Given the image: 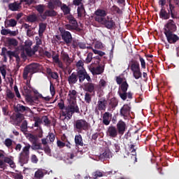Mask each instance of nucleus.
Segmentation results:
<instances>
[{
  "label": "nucleus",
  "instance_id": "1",
  "mask_svg": "<svg viewBox=\"0 0 179 179\" xmlns=\"http://www.w3.org/2000/svg\"><path fill=\"white\" fill-rule=\"evenodd\" d=\"M115 80L117 85H120V90L117 92V94L120 96V99L123 100V101H125L127 99H128V100H132V99H134V93L131 91L128 92L129 85L127 82V80L124 81V78L119 76H116Z\"/></svg>",
  "mask_w": 179,
  "mask_h": 179
},
{
  "label": "nucleus",
  "instance_id": "2",
  "mask_svg": "<svg viewBox=\"0 0 179 179\" xmlns=\"http://www.w3.org/2000/svg\"><path fill=\"white\" fill-rule=\"evenodd\" d=\"M169 8L166 10L165 8H163L159 11V17L164 20L170 19V16L172 19H178L177 17V12L176 11V6L171 3V1L169 2Z\"/></svg>",
  "mask_w": 179,
  "mask_h": 179
},
{
  "label": "nucleus",
  "instance_id": "3",
  "mask_svg": "<svg viewBox=\"0 0 179 179\" xmlns=\"http://www.w3.org/2000/svg\"><path fill=\"white\" fill-rule=\"evenodd\" d=\"M75 113L77 114L80 113L79 106H78L76 101H70L69 104L62 111V115L65 118H68V120H71Z\"/></svg>",
  "mask_w": 179,
  "mask_h": 179
},
{
  "label": "nucleus",
  "instance_id": "4",
  "mask_svg": "<svg viewBox=\"0 0 179 179\" xmlns=\"http://www.w3.org/2000/svg\"><path fill=\"white\" fill-rule=\"evenodd\" d=\"M74 130L78 134H82L83 131L85 132L90 129V124L85 119L77 120L73 124Z\"/></svg>",
  "mask_w": 179,
  "mask_h": 179
},
{
  "label": "nucleus",
  "instance_id": "5",
  "mask_svg": "<svg viewBox=\"0 0 179 179\" xmlns=\"http://www.w3.org/2000/svg\"><path fill=\"white\" fill-rule=\"evenodd\" d=\"M40 64L37 63H32L31 64L26 66L23 71V79H24V80H27V78H29V73L33 75V73L38 72Z\"/></svg>",
  "mask_w": 179,
  "mask_h": 179
},
{
  "label": "nucleus",
  "instance_id": "6",
  "mask_svg": "<svg viewBox=\"0 0 179 179\" xmlns=\"http://www.w3.org/2000/svg\"><path fill=\"white\" fill-rule=\"evenodd\" d=\"M30 148H31V145H30V144H27L26 146L22 148V151L20 153L19 162L21 164H27L29 162Z\"/></svg>",
  "mask_w": 179,
  "mask_h": 179
},
{
  "label": "nucleus",
  "instance_id": "7",
  "mask_svg": "<svg viewBox=\"0 0 179 179\" xmlns=\"http://www.w3.org/2000/svg\"><path fill=\"white\" fill-rule=\"evenodd\" d=\"M76 73L80 83H83L85 79H86L87 82H92V78H90V76H89L85 69H78Z\"/></svg>",
  "mask_w": 179,
  "mask_h": 179
},
{
  "label": "nucleus",
  "instance_id": "8",
  "mask_svg": "<svg viewBox=\"0 0 179 179\" xmlns=\"http://www.w3.org/2000/svg\"><path fill=\"white\" fill-rule=\"evenodd\" d=\"M59 30L60 31V36L63 41H64L65 44H66L67 45H70L73 40L72 34H71V32L65 30V29L62 27H59Z\"/></svg>",
  "mask_w": 179,
  "mask_h": 179
},
{
  "label": "nucleus",
  "instance_id": "9",
  "mask_svg": "<svg viewBox=\"0 0 179 179\" xmlns=\"http://www.w3.org/2000/svg\"><path fill=\"white\" fill-rule=\"evenodd\" d=\"M174 31H177V25L176 24V22L173 20H169L164 25V34H169L170 33H174Z\"/></svg>",
  "mask_w": 179,
  "mask_h": 179
},
{
  "label": "nucleus",
  "instance_id": "10",
  "mask_svg": "<svg viewBox=\"0 0 179 179\" xmlns=\"http://www.w3.org/2000/svg\"><path fill=\"white\" fill-rule=\"evenodd\" d=\"M16 51L8 50L6 48H2L1 52L0 55L3 57V62H8V57L10 59H12L13 57L15 55Z\"/></svg>",
  "mask_w": 179,
  "mask_h": 179
},
{
  "label": "nucleus",
  "instance_id": "11",
  "mask_svg": "<svg viewBox=\"0 0 179 179\" xmlns=\"http://www.w3.org/2000/svg\"><path fill=\"white\" fill-rule=\"evenodd\" d=\"M56 16H58V12L55 10L48 8L41 15V17L43 20H47V17H55Z\"/></svg>",
  "mask_w": 179,
  "mask_h": 179
},
{
  "label": "nucleus",
  "instance_id": "12",
  "mask_svg": "<svg viewBox=\"0 0 179 179\" xmlns=\"http://www.w3.org/2000/svg\"><path fill=\"white\" fill-rule=\"evenodd\" d=\"M121 117L124 118H128L131 115V106L128 104H124L120 110Z\"/></svg>",
  "mask_w": 179,
  "mask_h": 179
},
{
  "label": "nucleus",
  "instance_id": "13",
  "mask_svg": "<svg viewBox=\"0 0 179 179\" xmlns=\"http://www.w3.org/2000/svg\"><path fill=\"white\" fill-rule=\"evenodd\" d=\"M127 123L122 120H120L117 124H116V129H117V131L119 132V135L122 136L124 134H125V131H127Z\"/></svg>",
  "mask_w": 179,
  "mask_h": 179
},
{
  "label": "nucleus",
  "instance_id": "14",
  "mask_svg": "<svg viewBox=\"0 0 179 179\" xmlns=\"http://www.w3.org/2000/svg\"><path fill=\"white\" fill-rule=\"evenodd\" d=\"M106 134L110 138H117V136L120 135V133L117 127H115V126H109L106 131Z\"/></svg>",
  "mask_w": 179,
  "mask_h": 179
},
{
  "label": "nucleus",
  "instance_id": "15",
  "mask_svg": "<svg viewBox=\"0 0 179 179\" xmlns=\"http://www.w3.org/2000/svg\"><path fill=\"white\" fill-rule=\"evenodd\" d=\"M84 90L87 93H91L95 94L96 93V84L91 82H88L84 85Z\"/></svg>",
  "mask_w": 179,
  "mask_h": 179
},
{
  "label": "nucleus",
  "instance_id": "16",
  "mask_svg": "<svg viewBox=\"0 0 179 179\" xmlns=\"http://www.w3.org/2000/svg\"><path fill=\"white\" fill-rule=\"evenodd\" d=\"M111 171L104 172L100 170H96L92 173V177L89 176V178L97 179L101 177H106L108 174H111Z\"/></svg>",
  "mask_w": 179,
  "mask_h": 179
},
{
  "label": "nucleus",
  "instance_id": "17",
  "mask_svg": "<svg viewBox=\"0 0 179 179\" xmlns=\"http://www.w3.org/2000/svg\"><path fill=\"white\" fill-rule=\"evenodd\" d=\"M128 68H130L131 72H134L135 71H139L141 69V65L139 64V62H138V60L131 59L129 61Z\"/></svg>",
  "mask_w": 179,
  "mask_h": 179
},
{
  "label": "nucleus",
  "instance_id": "18",
  "mask_svg": "<svg viewBox=\"0 0 179 179\" xmlns=\"http://www.w3.org/2000/svg\"><path fill=\"white\" fill-rule=\"evenodd\" d=\"M169 33V34H165V36L166 37V40L169 44H176V41H178L179 37L177 36V34Z\"/></svg>",
  "mask_w": 179,
  "mask_h": 179
},
{
  "label": "nucleus",
  "instance_id": "19",
  "mask_svg": "<svg viewBox=\"0 0 179 179\" xmlns=\"http://www.w3.org/2000/svg\"><path fill=\"white\" fill-rule=\"evenodd\" d=\"M103 25L108 30H111L115 27V22L113 18H109L108 17V19L105 18Z\"/></svg>",
  "mask_w": 179,
  "mask_h": 179
},
{
  "label": "nucleus",
  "instance_id": "20",
  "mask_svg": "<svg viewBox=\"0 0 179 179\" xmlns=\"http://www.w3.org/2000/svg\"><path fill=\"white\" fill-rule=\"evenodd\" d=\"M90 71L92 73L93 76H96V75H101V73L104 72V66L99 65L96 67H91Z\"/></svg>",
  "mask_w": 179,
  "mask_h": 179
},
{
  "label": "nucleus",
  "instance_id": "21",
  "mask_svg": "<svg viewBox=\"0 0 179 179\" xmlns=\"http://www.w3.org/2000/svg\"><path fill=\"white\" fill-rule=\"evenodd\" d=\"M96 107L99 111H106V108H107V101L104 98L99 99Z\"/></svg>",
  "mask_w": 179,
  "mask_h": 179
},
{
  "label": "nucleus",
  "instance_id": "22",
  "mask_svg": "<svg viewBox=\"0 0 179 179\" xmlns=\"http://www.w3.org/2000/svg\"><path fill=\"white\" fill-rule=\"evenodd\" d=\"M111 117H113V114L109 112H105L102 117V124L103 125H110V122H111Z\"/></svg>",
  "mask_w": 179,
  "mask_h": 179
},
{
  "label": "nucleus",
  "instance_id": "23",
  "mask_svg": "<svg viewBox=\"0 0 179 179\" xmlns=\"http://www.w3.org/2000/svg\"><path fill=\"white\" fill-rule=\"evenodd\" d=\"M74 142L76 143V149L79 152V146H83V138H82V135H76Z\"/></svg>",
  "mask_w": 179,
  "mask_h": 179
},
{
  "label": "nucleus",
  "instance_id": "24",
  "mask_svg": "<svg viewBox=\"0 0 179 179\" xmlns=\"http://www.w3.org/2000/svg\"><path fill=\"white\" fill-rule=\"evenodd\" d=\"M15 113H25V111H30V108L27 106H24L20 103L17 104L16 106H14Z\"/></svg>",
  "mask_w": 179,
  "mask_h": 179
},
{
  "label": "nucleus",
  "instance_id": "25",
  "mask_svg": "<svg viewBox=\"0 0 179 179\" xmlns=\"http://www.w3.org/2000/svg\"><path fill=\"white\" fill-rule=\"evenodd\" d=\"M67 20H69V23L75 27L76 29L80 31V29H79V25L78 24V21L76 18H74L73 15H69L66 16Z\"/></svg>",
  "mask_w": 179,
  "mask_h": 179
},
{
  "label": "nucleus",
  "instance_id": "26",
  "mask_svg": "<svg viewBox=\"0 0 179 179\" xmlns=\"http://www.w3.org/2000/svg\"><path fill=\"white\" fill-rule=\"evenodd\" d=\"M22 1L20 0V3H17L15 1L14 3H11L8 4V8L10 10H12L13 12H16L17 10H19L20 8H22Z\"/></svg>",
  "mask_w": 179,
  "mask_h": 179
},
{
  "label": "nucleus",
  "instance_id": "27",
  "mask_svg": "<svg viewBox=\"0 0 179 179\" xmlns=\"http://www.w3.org/2000/svg\"><path fill=\"white\" fill-rule=\"evenodd\" d=\"M68 83L69 85H75V83H78V74L75 72H73L69 77H68Z\"/></svg>",
  "mask_w": 179,
  "mask_h": 179
},
{
  "label": "nucleus",
  "instance_id": "28",
  "mask_svg": "<svg viewBox=\"0 0 179 179\" xmlns=\"http://www.w3.org/2000/svg\"><path fill=\"white\" fill-rule=\"evenodd\" d=\"M24 118V115L20 112H15V113H13V121H15V122H17L18 124H20Z\"/></svg>",
  "mask_w": 179,
  "mask_h": 179
},
{
  "label": "nucleus",
  "instance_id": "29",
  "mask_svg": "<svg viewBox=\"0 0 179 179\" xmlns=\"http://www.w3.org/2000/svg\"><path fill=\"white\" fill-rule=\"evenodd\" d=\"M60 58L65 62V64H72V59H71L69 55H68V53L66 52H61Z\"/></svg>",
  "mask_w": 179,
  "mask_h": 179
},
{
  "label": "nucleus",
  "instance_id": "30",
  "mask_svg": "<svg viewBox=\"0 0 179 179\" xmlns=\"http://www.w3.org/2000/svg\"><path fill=\"white\" fill-rule=\"evenodd\" d=\"M6 44L8 47H16L17 46V44H19V42H17V40L15 38H8Z\"/></svg>",
  "mask_w": 179,
  "mask_h": 179
},
{
  "label": "nucleus",
  "instance_id": "31",
  "mask_svg": "<svg viewBox=\"0 0 179 179\" xmlns=\"http://www.w3.org/2000/svg\"><path fill=\"white\" fill-rule=\"evenodd\" d=\"M77 13L78 17H85L86 16V10H85V6L82 5L78 7Z\"/></svg>",
  "mask_w": 179,
  "mask_h": 179
},
{
  "label": "nucleus",
  "instance_id": "32",
  "mask_svg": "<svg viewBox=\"0 0 179 179\" xmlns=\"http://www.w3.org/2000/svg\"><path fill=\"white\" fill-rule=\"evenodd\" d=\"M61 10L63 12L64 16L67 15H71V7L67 6L65 3H63L62 6L60 7Z\"/></svg>",
  "mask_w": 179,
  "mask_h": 179
},
{
  "label": "nucleus",
  "instance_id": "33",
  "mask_svg": "<svg viewBox=\"0 0 179 179\" xmlns=\"http://www.w3.org/2000/svg\"><path fill=\"white\" fill-rule=\"evenodd\" d=\"M46 29H47V24L43 22H41L39 24V29H38L39 37H43L44 34V31H45Z\"/></svg>",
  "mask_w": 179,
  "mask_h": 179
},
{
  "label": "nucleus",
  "instance_id": "34",
  "mask_svg": "<svg viewBox=\"0 0 179 179\" xmlns=\"http://www.w3.org/2000/svg\"><path fill=\"white\" fill-rule=\"evenodd\" d=\"M111 157V152L108 150H106L102 154L99 155L101 160H106V159H110Z\"/></svg>",
  "mask_w": 179,
  "mask_h": 179
},
{
  "label": "nucleus",
  "instance_id": "35",
  "mask_svg": "<svg viewBox=\"0 0 179 179\" xmlns=\"http://www.w3.org/2000/svg\"><path fill=\"white\" fill-rule=\"evenodd\" d=\"M94 96V94L90 92H85L84 95V100L87 104H90L92 103V98Z\"/></svg>",
  "mask_w": 179,
  "mask_h": 179
},
{
  "label": "nucleus",
  "instance_id": "36",
  "mask_svg": "<svg viewBox=\"0 0 179 179\" xmlns=\"http://www.w3.org/2000/svg\"><path fill=\"white\" fill-rule=\"evenodd\" d=\"M46 72L48 75L52 78V79H55V80H57L59 78V76H58V73L52 72L51 69H47Z\"/></svg>",
  "mask_w": 179,
  "mask_h": 179
},
{
  "label": "nucleus",
  "instance_id": "37",
  "mask_svg": "<svg viewBox=\"0 0 179 179\" xmlns=\"http://www.w3.org/2000/svg\"><path fill=\"white\" fill-rule=\"evenodd\" d=\"M3 162L4 163H7V164H9L11 169H15L16 167V164H15V162H13V160H12L10 158L8 157H3Z\"/></svg>",
  "mask_w": 179,
  "mask_h": 179
},
{
  "label": "nucleus",
  "instance_id": "38",
  "mask_svg": "<svg viewBox=\"0 0 179 179\" xmlns=\"http://www.w3.org/2000/svg\"><path fill=\"white\" fill-rule=\"evenodd\" d=\"M45 8V6L44 4H38L35 6L36 10H37L41 17L42 16V15H44Z\"/></svg>",
  "mask_w": 179,
  "mask_h": 179
},
{
  "label": "nucleus",
  "instance_id": "39",
  "mask_svg": "<svg viewBox=\"0 0 179 179\" xmlns=\"http://www.w3.org/2000/svg\"><path fill=\"white\" fill-rule=\"evenodd\" d=\"M68 96L71 99V101H76V97L78 96V92L75 90H69Z\"/></svg>",
  "mask_w": 179,
  "mask_h": 179
},
{
  "label": "nucleus",
  "instance_id": "40",
  "mask_svg": "<svg viewBox=\"0 0 179 179\" xmlns=\"http://www.w3.org/2000/svg\"><path fill=\"white\" fill-rule=\"evenodd\" d=\"M30 148H31L32 150H43V145H42L41 143H38V141L34 143Z\"/></svg>",
  "mask_w": 179,
  "mask_h": 179
},
{
  "label": "nucleus",
  "instance_id": "41",
  "mask_svg": "<svg viewBox=\"0 0 179 179\" xmlns=\"http://www.w3.org/2000/svg\"><path fill=\"white\" fill-rule=\"evenodd\" d=\"M22 94L23 96H25V99H27V97L31 94V88H29V87H23Z\"/></svg>",
  "mask_w": 179,
  "mask_h": 179
},
{
  "label": "nucleus",
  "instance_id": "42",
  "mask_svg": "<svg viewBox=\"0 0 179 179\" xmlns=\"http://www.w3.org/2000/svg\"><path fill=\"white\" fill-rule=\"evenodd\" d=\"M95 15L96 16H100L101 17H106V16H107V12L103 9H97L95 11Z\"/></svg>",
  "mask_w": 179,
  "mask_h": 179
},
{
  "label": "nucleus",
  "instance_id": "43",
  "mask_svg": "<svg viewBox=\"0 0 179 179\" xmlns=\"http://www.w3.org/2000/svg\"><path fill=\"white\" fill-rule=\"evenodd\" d=\"M38 94H40L39 93H38V96H28V97H27L26 100L27 101H28L29 103H36V101H38V98H40V96H38Z\"/></svg>",
  "mask_w": 179,
  "mask_h": 179
},
{
  "label": "nucleus",
  "instance_id": "44",
  "mask_svg": "<svg viewBox=\"0 0 179 179\" xmlns=\"http://www.w3.org/2000/svg\"><path fill=\"white\" fill-rule=\"evenodd\" d=\"M111 10L115 14L117 13V15H122V10L115 5H113L111 7Z\"/></svg>",
  "mask_w": 179,
  "mask_h": 179
},
{
  "label": "nucleus",
  "instance_id": "45",
  "mask_svg": "<svg viewBox=\"0 0 179 179\" xmlns=\"http://www.w3.org/2000/svg\"><path fill=\"white\" fill-rule=\"evenodd\" d=\"M27 22H30V23H34L37 22V15L36 14H31L27 17Z\"/></svg>",
  "mask_w": 179,
  "mask_h": 179
},
{
  "label": "nucleus",
  "instance_id": "46",
  "mask_svg": "<svg viewBox=\"0 0 179 179\" xmlns=\"http://www.w3.org/2000/svg\"><path fill=\"white\" fill-rule=\"evenodd\" d=\"M17 24V21L15 19L7 20V27H15Z\"/></svg>",
  "mask_w": 179,
  "mask_h": 179
},
{
  "label": "nucleus",
  "instance_id": "47",
  "mask_svg": "<svg viewBox=\"0 0 179 179\" xmlns=\"http://www.w3.org/2000/svg\"><path fill=\"white\" fill-rule=\"evenodd\" d=\"M4 145L8 148V149H10V148H12V145H13V141L10 138H6L4 141Z\"/></svg>",
  "mask_w": 179,
  "mask_h": 179
},
{
  "label": "nucleus",
  "instance_id": "48",
  "mask_svg": "<svg viewBox=\"0 0 179 179\" xmlns=\"http://www.w3.org/2000/svg\"><path fill=\"white\" fill-rule=\"evenodd\" d=\"M133 73V76L135 78V79H141L142 78V72H141V69L140 70H136L134 71H132Z\"/></svg>",
  "mask_w": 179,
  "mask_h": 179
},
{
  "label": "nucleus",
  "instance_id": "49",
  "mask_svg": "<svg viewBox=\"0 0 179 179\" xmlns=\"http://www.w3.org/2000/svg\"><path fill=\"white\" fill-rule=\"evenodd\" d=\"M34 177H35V178L41 179V178H43V177H44V172H43V171L38 169V171H36L35 172Z\"/></svg>",
  "mask_w": 179,
  "mask_h": 179
},
{
  "label": "nucleus",
  "instance_id": "50",
  "mask_svg": "<svg viewBox=\"0 0 179 179\" xmlns=\"http://www.w3.org/2000/svg\"><path fill=\"white\" fill-rule=\"evenodd\" d=\"M29 142H31V143H36V142H38V137H37V136L34 135V134H29Z\"/></svg>",
  "mask_w": 179,
  "mask_h": 179
},
{
  "label": "nucleus",
  "instance_id": "51",
  "mask_svg": "<svg viewBox=\"0 0 179 179\" xmlns=\"http://www.w3.org/2000/svg\"><path fill=\"white\" fill-rule=\"evenodd\" d=\"M138 57L141 62L142 69H146V62L145 61V59H143V57H142V56L140 55H138Z\"/></svg>",
  "mask_w": 179,
  "mask_h": 179
},
{
  "label": "nucleus",
  "instance_id": "52",
  "mask_svg": "<svg viewBox=\"0 0 179 179\" xmlns=\"http://www.w3.org/2000/svg\"><path fill=\"white\" fill-rule=\"evenodd\" d=\"M92 59H93V53L89 52L84 62L85 64H90Z\"/></svg>",
  "mask_w": 179,
  "mask_h": 179
},
{
  "label": "nucleus",
  "instance_id": "53",
  "mask_svg": "<svg viewBox=\"0 0 179 179\" xmlns=\"http://www.w3.org/2000/svg\"><path fill=\"white\" fill-rule=\"evenodd\" d=\"M94 20L95 22H98V23H101V24H104V21L106 20V18H104V17L96 15L94 17Z\"/></svg>",
  "mask_w": 179,
  "mask_h": 179
},
{
  "label": "nucleus",
  "instance_id": "54",
  "mask_svg": "<svg viewBox=\"0 0 179 179\" xmlns=\"http://www.w3.org/2000/svg\"><path fill=\"white\" fill-rule=\"evenodd\" d=\"M110 106L112 108H115V107H117V106H118V101H117V99H115V98H113L110 99Z\"/></svg>",
  "mask_w": 179,
  "mask_h": 179
},
{
  "label": "nucleus",
  "instance_id": "55",
  "mask_svg": "<svg viewBox=\"0 0 179 179\" xmlns=\"http://www.w3.org/2000/svg\"><path fill=\"white\" fill-rule=\"evenodd\" d=\"M8 99L9 100H12V99H15V94L13 92H12V91H10V90H8L6 92V100H8Z\"/></svg>",
  "mask_w": 179,
  "mask_h": 179
},
{
  "label": "nucleus",
  "instance_id": "56",
  "mask_svg": "<svg viewBox=\"0 0 179 179\" xmlns=\"http://www.w3.org/2000/svg\"><path fill=\"white\" fill-rule=\"evenodd\" d=\"M20 128H21L22 132H26L27 131V122L26 120H24L22 123Z\"/></svg>",
  "mask_w": 179,
  "mask_h": 179
},
{
  "label": "nucleus",
  "instance_id": "57",
  "mask_svg": "<svg viewBox=\"0 0 179 179\" xmlns=\"http://www.w3.org/2000/svg\"><path fill=\"white\" fill-rule=\"evenodd\" d=\"M42 120L43 121L45 125H46L47 127H48V125L51 124V120L48 119V116H43L42 117Z\"/></svg>",
  "mask_w": 179,
  "mask_h": 179
},
{
  "label": "nucleus",
  "instance_id": "58",
  "mask_svg": "<svg viewBox=\"0 0 179 179\" xmlns=\"http://www.w3.org/2000/svg\"><path fill=\"white\" fill-rule=\"evenodd\" d=\"M47 8H48V9H52L53 10H55V3H54V1H52V0H50L48 3Z\"/></svg>",
  "mask_w": 179,
  "mask_h": 179
},
{
  "label": "nucleus",
  "instance_id": "59",
  "mask_svg": "<svg viewBox=\"0 0 179 179\" xmlns=\"http://www.w3.org/2000/svg\"><path fill=\"white\" fill-rule=\"evenodd\" d=\"M50 92L52 96H55V87L54 84L50 81Z\"/></svg>",
  "mask_w": 179,
  "mask_h": 179
},
{
  "label": "nucleus",
  "instance_id": "60",
  "mask_svg": "<svg viewBox=\"0 0 179 179\" xmlns=\"http://www.w3.org/2000/svg\"><path fill=\"white\" fill-rule=\"evenodd\" d=\"M84 65H85V62H83L82 60H79L76 63V66H77V68H78V69H85V67H83Z\"/></svg>",
  "mask_w": 179,
  "mask_h": 179
},
{
  "label": "nucleus",
  "instance_id": "61",
  "mask_svg": "<svg viewBox=\"0 0 179 179\" xmlns=\"http://www.w3.org/2000/svg\"><path fill=\"white\" fill-rule=\"evenodd\" d=\"M25 52L27 55H28L29 57H31V55H34L35 54L33 50H31L30 48H26Z\"/></svg>",
  "mask_w": 179,
  "mask_h": 179
},
{
  "label": "nucleus",
  "instance_id": "62",
  "mask_svg": "<svg viewBox=\"0 0 179 179\" xmlns=\"http://www.w3.org/2000/svg\"><path fill=\"white\" fill-rule=\"evenodd\" d=\"M65 29H66V30H78V31H80L79 29H78V28H76L75 27H73V25H71V24H67L64 26Z\"/></svg>",
  "mask_w": 179,
  "mask_h": 179
},
{
  "label": "nucleus",
  "instance_id": "63",
  "mask_svg": "<svg viewBox=\"0 0 179 179\" xmlns=\"http://www.w3.org/2000/svg\"><path fill=\"white\" fill-rule=\"evenodd\" d=\"M83 0H73V5L75 6H82Z\"/></svg>",
  "mask_w": 179,
  "mask_h": 179
},
{
  "label": "nucleus",
  "instance_id": "64",
  "mask_svg": "<svg viewBox=\"0 0 179 179\" xmlns=\"http://www.w3.org/2000/svg\"><path fill=\"white\" fill-rule=\"evenodd\" d=\"M113 149L116 153H118L120 150H121V147L120 146V143H115L113 144Z\"/></svg>",
  "mask_w": 179,
  "mask_h": 179
}]
</instances>
